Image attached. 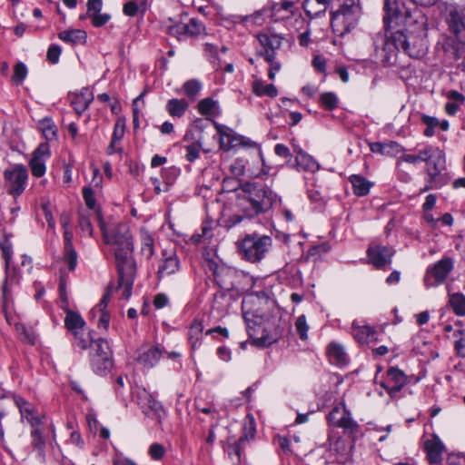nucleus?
Masks as SVG:
<instances>
[{
  "label": "nucleus",
  "mask_w": 465,
  "mask_h": 465,
  "mask_svg": "<svg viewBox=\"0 0 465 465\" xmlns=\"http://www.w3.org/2000/svg\"><path fill=\"white\" fill-rule=\"evenodd\" d=\"M256 434V426L254 418L252 415H247L244 420V423L242 426V435L240 437L241 442H244L245 444L255 437Z\"/></svg>",
  "instance_id": "nucleus-43"
},
{
  "label": "nucleus",
  "mask_w": 465,
  "mask_h": 465,
  "mask_svg": "<svg viewBox=\"0 0 465 465\" xmlns=\"http://www.w3.org/2000/svg\"><path fill=\"white\" fill-rule=\"evenodd\" d=\"M246 444L244 442H241L240 440L235 443L230 445L228 447V454L231 457V460L237 464L241 463L242 460V451Z\"/></svg>",
  "instance_id": "nucleus-50"
},
{
  "label": "nucleus",
  "mask_w": 465,
  "mask_h": 465,
  "mask_svg": "<svg viewBox=\"0 0 465 465\" xmlns=\"http://www.w3.org/2000/svg\"><path fill=\"white\" fill-rule=\"evenodd\" d=\"M338 97L332 92H326L321 94L320 96V104L326 110L331 111L337 108L338 106Z\"/></svg>",
  "instance_id": "nucleus-48"
},
{
  "label": "nucleus",
  "mask_w": 465,
  "mask_h": 465,
  "mask_svg": "<svg viewBox=\"0 0 465 465\" xmlns=\"http://www.w3.org/2000/svg\"><path fill=\"white\" fill-rule=\"evenodd\" d=\"M83 197L84 200V203L89 210H94L96 201L94 198V193L92 188L90 187H84L83 188Z\"/></svg>",
  "instance_id": "nucleus-59"
},
{
  "label": "nucleus",
  "mask_w": 465,
  "mask_h": 465,
  "mask_svg": "<svg viewBox=\"0 0 465 465\" xmlns=\"http://www.w3.org/2000/svg\"><path fill=\"white\" fill-rule=\"evenodd\" d=\"M141 252L146 258L150 259L154 253V244L152 235L146 230H141Z\"/></svg>",
  "instance_id": "nucleus-41"
},
{
  "label": "nucleus",
  "mask_w": 465,
  "mask_h": 465,
  "mask_svg": "<svg viewBox=\"0 0 465 465\" xmlns=\"http://www.w3.org/2000/svg\"><path fill=\"white\" fill-rule=\"evenodd\" d=\"M235 191L238 213L229 220L232 226L265 213L277 200V194L272 189L258 183H242Z\"/></svg>",
  "instance_id": "nucleus-3"
},
{
  "label": "nucleus",
  "mask_w": 465,
  "mask_h": 465,
  "mask_svg": "<svg viewBox=\"0 0 465 465\" xmlns=\"http://www.w3.org/2000/svg\"><path fill=\"white\" fill-rule=\"evenodd\" d=\"M0 249L5 261L6 272H8L12 256V244L7 237L3 236L0 238Z\"/></svg>",
  "instance_id": "nucleus-51"
},
{
  "label": "nucleus",
  "mask_w": 465,
  "mask_h": 465,
  "mask_svg": "<svg viewBox=\"0 0 465 465\" xmlns=\"http://www.w3.org/2000/svg\"><path fill=\"white\" fill-rule=\"evenodd\" d=\"M274 153L276 155L287 159L288 162H290L292 159V153L290 149L282 143H277L275 145Z\"/></svg>",
  "instance_id": "nucleus-64"
},
{
  "label": "nucleus",
  "mask_w": 465,
  "mask_h": 465,
  "mask_svg": "<svg viewBox=\"0 0 465 465\" xmlns=\"http://www.w3.org/2000/svg\"><path fill=\"white\" fill-rule=\"evenodd\" d=\"M51 157L50 145L47 143H40L31 154V173L35 177H42L46 172V161Z\"/></svg>",
  "instance_id": "nucleus-17"
},
{
  "label": "nucleus",
  "mask_w": 465,
  "mask_h": 465,
  "mask_svg": "<svg viewBox=\"0 0 465 465\" xmlns=\"http://www.w3.org/2000/svg\"><path fill=\"white\" fill-rule=\"evenodd\" d=\"M272 244L270 236L258 233L247 234L239 243V252L243 259L251 262L262 261Z\"/></svg>",
  "instance_id": "nucleus-6"
},
{
  "label": "nucleus",
  "mask_w": 465,
  "mask_h": 465,
  "mask_svg": "<svg viewBox=\"0 0 465 465\" xmlns=\"http://www.w3.org/2000/svg\"><path fill=\"white\" fill-rule=\"evenodd\" d=\"M358 21V7L351 0L350 3H345L340 8L331 13V27L343 34L350 32Z\"/></svg>",
  "instance_id": "nucleus-9"
},
{
  "label": "nucleus",
  "mask_w": 465,
  "mask_h": 465,
  "mask_svg": "<svg viewBox=\"0 0 465 465\" xmlns=\"http://www.w3.org/2000/svg\"><path fill=\"white\" fill-rule=\"evenodd\" d=\"M27 66L23 62H17L14 65L13 74L11 76V83L15 86L23 84L27 76Z\"/></svg>",
  "instance_id": "nucleus-44"
},
{
  "label": "nucleus",
  "mask_w": 465,
  "mask_h": 465,
  "mask_svg": "<svg viewBox=\"0 0 465 465\" xmlns=\"http://www.w3.org/2000/svg\"><path fill=\"white\" fill-rule=\"evenodd\" d=\"M407 381L408 378L401 370L397 367H391L386 371V376L380 385L386 390L391 398H394L405 386Z\"/></svg>",
  "instance_id": "nucleus-15"
},
{
  "label": "nucleus",
  "mask_w": 465,
  "mask_h": 465,
  "mask_svg": "<svg viewBox=\"0 0 465 465\" xmlns=\"http://www.w3.org/2000/svg\"><path fill=\"white\" fill-rule=\"evenodd\" d=\"M203 325L202 321L194 319L188 331V341L193 351L196 350L202 341Z\"/></svg>",
  "instance_id": "nucleus-27"
},
{
  "label": "nucleus",
  "mask_w": 465,
  "mask_h": 465,
  "mask_svg": "<svg viewBox=\"0 0 465 465\" xmlns=\"http://www.w3.org/2000/svg\"><path fill=\"white\" fill-rule=\"evenodd\" d=\"M383 10L385 12L383 16L384 29L387 32L391 21L393 19H399L401 16V13L398 8L396 0H384Z\"/></svg>",
  "instance_id": "nucleus-28"
},
{
  "label": "nucleus",
  "mask_w": 465,
  "mask_h": 465,
  "mask_svg": "<svg viewBox=\"0 0 465 465\" xmlns=\"http://www.w3.org/2000/svg\"><path fill=\"white\" fill-rule=\"evenodd\" d=\"M236 141L237 138L233 134L231 135H224V137L220 138L221 148L224 151H230L235 145L234 143Z\"/></svg>",
  "instance_id": "nucleus-62"
},
{
  "label": "nucleus",
  "mask_w": 465,
  "mask_h": 465,
  "mask_svg": "<svg viewBox=\"0 0 465 465\" xmlns=\"http://www.w3.org/2000/svg\"><path fill=\"white\" fill-rule=\"evenodd\" d=\"M5 178L7 183V191L13 196L20 195L25 189L27 180L26 169L16 165L5 171Z\"/></svg>",
  "instance_id": "nucleus-14"
},
{
  "label": "nucleus",
  "mask_w": 465,
  "mask_h": 465,
  "mask_svg": "<svg viewBox=\"0 0 465 465\" xmlns=\"http://www.w3.org/2000/svg\"><path fill=\"white\" fill-rule=\"evenodd\" d=\"M198 111L204 116H215L219 114V104L211 97L201 100L198 104Z\"/></svg>",
  "instance_id": "nucleus-40"
},
{
  "label": "nucleus",
  "mask_w": 465,
  "mask_h": 465,
  "mask_svg": "<svg viewBox=\"0 0 465 465\" xmlns=\"http://www.w3.org/2000/svg\"><path fill=\"white\" fill-rule=\"evenodd\" d=\"M164 353L165 350L160 344L143 345L138 351L136 361L143 368L152 369Z\"/></svg>",
  "instance_id": "nucleus-19"
},
{
  "label": "nucleus",
  "mask_w": 465,
  "mask_h": 465,
  "mask_svg": "<svg viewBox=\"0 0 465 465\" xmlns=\"http://www.w3.org/2000/svg\"><path fill=\"white\" fill-rule=\"evenodd\" d=\"M430 145H426L424 148L419 150L417 154H403L401 156L397 162V165H399L401 162H406L409 163L415 164L418 162H425L428 159V153L430 150Z\"/></svg>",
  "instance_id": "nucleus-45"
},
{
  "label": "nucleus",
  "mask_w": 465,
  "mask_h": 465,
  "mask_svg": "<svg viewBox=\"0 0 465 465\" xmlns=\"http://www.w3.org/2000/svg\"><path fill=\"white\" fill-rule=\"evenodd\" d=\"M91 347L90 361L94 372L104 374L110 371L113 366L112 351L106 340L98 339L89 343Z\"/></svg>",
  "instance_id": "nucleus-8"
},
{
  "label": "nucleus",
  "mask_w": 465,
  "mask_h": 465,
  "mask_svg": "<svg viewBox=\"0 0 465 465\" xmlns=\"http://www.w3.org/2000/svg\"><path fill=\"white\" fill-rule=\"evenodd\" d=\"M147 3L143 0H131L124 5L123 12L127 16H134L139 12L143 14L146 11Z\"/></svg>",
  "instance_id": "nucleus-42"
},
{
  "label": "nucleus",
  "mask_w": 465,
  "mask_h": 465,
  "mask_svg": "<svg viewBox=\"0 0 465 465\" xmlns=\"http://www.w3.org/2000/svg\"><path fill=\"white\" fill-rule=\"evenodd\" d=\"M93 101V94L89 93L87 90L77 94L73 98L71 104L74 107V111L81 114H83L89 106L91 102Z\"/></svg>",
  "instance_id": "nucleus-33"
},
{
  "label": "nucleus",
  "mask_w": 465,
  "mask_h": 465,
  "mask_svg": "<svg viewBox=\"0 0 465 465\" xmlns=\"http://www.w3.org/2000/svg\"><path fill=\"white\" fill-rule=\"evenodd\" d=\"M78 223L79 227L84 232L87 233L90 236L93 234V227L90 222L89 214L84 212H80Z\"/></svg>",
  "instance_id": "nucleus-57"
},
{
  "label": "nucleus",
  "mask_w": 465,
  "mask_h": 465,
  "mask_svg": "<svg viewBox=\"0 0 465 465\" xmlns=\"http://www.w3.org/2000/svg\"><path fill=\"white\" fill-rule=\"evenodd\" d=\"M180 270V261L176 254L171 253L170 255L163 254V259L161 261L157 275L159 279L170 276Z\"/></svg>",
  "instance_id": "nucleus-24"
},
{
  "label": "nucleus",
  "mask_w": 465,
  "mask_h": 465,
  "mask_svg": "<svg viewBox=\"0 0 465 465\" xmlns=\"http://www.w3.org/2000/svg\"><path fill=\"white\" fill-rule=\"evenodd\" d=\"M257 39L262 46V50L257 51V54L264 57L265 61H272V58L276 55V51L282 45V37L277 35L262 33L257 35Z\"/></svg>",
  "instance_id": "nucleus-20"
},
{
  "label": "nucleus",
  "mask_w": 465,
  "mask_h": 465,
  "mask_svg": "<svg viewBox=\"0 0 465 465\" xmlns=\"http://www.w3.org/2000/svg\"><path fill=\"white\" fill-rule=\"evenodd\" d=\"M185 94L190 98H194L201 91L202 84L197 80H189L183 84Z\"/></svg>",
  "instance_id": "nucleus-54"
},
{
  "label": "nucleus",
  "mask_w": 465,
  "mask_h": 465,
  "mask_svg": "<svg viewBox=\"0 0 465 465\" xmlns=\"http://www.w3.org/2000/svg\"><path fill=\"white\" fill-rule=\"evenodd\" d=\"M403 23L401 31L427 35L428 19L417 6L405 10Z\"/></svg>",
  "instance_id": "nucleus-13"
},
{
  "label": "nucleus",
  "mask_w": 465,
  "mask_h": 465,
  "mask_svg": "<svg viewBox=\"0 0 465 465\" xmlns=\"http://www.w3.org/2000/svg\"><path fill=\"white\" fill-rule=\"evenodd\" d=\"M328 422L338 428L343 429L345 432L353 433L358 430L357 422L352 419L351 414L344 405H336L328 414Z\"/></svg>",
  "instance_id": "nucleus-12"
},
{
  "label": "nucleus",
  "mask_w": 465,
  "mask_h": 465,
  "mask_svg": "<svg viewBox=\"0 0 465 465\" xmlns=\"http://www.w3.org/2000/svg\"><path fill=\"white\" fill-rule=\"evenodd\" d=\"M58 37L72 45H84L86 42V33L80 29L64 30L58 34Z\"/></svg>",
  "instance_id": "nucleus-30"
},
{
  "label": "nucleus",
  "mask_w": 465,
  "mask_h": 465,
  "mask_svg": "<svg viewBox=\"0 0 465 465\" xmlns=\"http://www.w3.org/2000/svg\"><path fill=\"white\" fill-rule=\"evenodd\" d=\"M64 325L70 331L76 341V345L85 350L91 341V337L89 333H84V327L85 325V322L82 318V316L71 310H67L66 315L64 318Z\"/></svg>",
  "instance_id": "nucleus-10"
},
{
  "label": "nucleus",
  "mask_w": 465,
  "mask_h": 465,
  "mask_svg": "<svg viewBox=\"0 0 465 465\" xmlns=\"http://www.w3.org/2000/svg\"><path fill=\"white\" fill-rule=\"evenodd\" d=\"M353 337L361 343L368 342L376 333L374 328L368 325H358L355 322L351 325Z\"/></svg>",
  "instance_id": "nucleus-35"
},
{
  "label": "nucleus",
  "mask_w": 465,
  "mask_h": 465,
  "mask_svg": "<svg viewBox=\"0 0 465 465\" xmlns=\"http://www.w3.org/2000/svg\"><path fill=\"white\" fill-rule=\"evenodd\" d=\"M453 269V261L450 257L442 258L432 267L429 268L424 277L427 287H433L442 283Z\"/></svg>",
  "instance_id": "nucleus-11"
},
{
  "label": "nucleus",
  "mask_w": 465,
  "mask_h": 465,
  "mask_svg": "<svg viewBox=\"0 0 465 465\" xmlns=\"http://www.w3.org/2000/svg\"><path fill=\"white\" fill-rule=\"evenodd\" d=\"M370 262L381 268L391 262L392 252L386 246L377 245L370 247L367 251Z\"/></svg>",
  "instance_id": "nucleus-23"
},
{
  "label": "nucleus",
  "mask_w": 465,
  "mask_h": 465,
  "mask_svg": "<svg viewBox=\"0 0 465 465\" xmlns=\"http://www.w3.org/2000/svg\"><path fill=\"white\" fill-rule=\"evenodd\" d=\"M331 0H304L303 8L305 12L312 16L323 14Z\"/></svg>",
  "instance_id": "nucleus-37"
},
{
  "label": "nucleus",
  "mask_w": 465,
  "mask_h": 465,
  "mask_svg": "<svg viewBox=\"0 0 465 465\" xmlns=\"http://www.w3.org/2000/svg\"><path fill=\"white\" fill-rule=\"evenodd\" d=\"M328 356L330 361L336 365H345L348 361L343 347L334 342L328 347Z\"/></svg>",
  "instance_id": "nucleus-34"
},
{
  "label": "nucleus",
  "mask_w": 465,
  "mask_h": 465,
  "mask_svg": "<svg viewBox=\"0 0 465 465\" xmlns=\"http://www.w3.org/2000/svg\"><path fill=\"white\" fill-rule=\"evenodd\" d=\"M253 91L256 95L262 96L267 95L269 97L277 96V89L273 84H263L262 83H257L253 86Z\"/></svg>",
  "instance_id": "nucleus-49"
},
{
  "label": "nucleus",
  "mask_w": 465,
  "mask_h": 465,
  "mask_svg": "<svg viewBox=\"0 0 465 465\" xmlns=\"http://www.w3.org/2000/svg\"><path fill=\"white\" fill-rule=\"evenodd\" d=\"M51 433V424L45 415L31 410V444L37 453L39 462L45 460L46 440Z\"/></svg>",
  "instance_id": "nucleus-7"
},
{
  "label": "nucleus",
  "mask_w": 465,
  "mask_h": 465,
  "mask_svg": "<svg viewBox=\"0 0 465 465\" xmlns=\"http://www.w3.org/2000/svg\"><path fill=\"white\" fill-rule=\"evenodd\" d=\"M85 17H90L92 20V24L95 27H101L105 25L111 18L108 14H101L100 12L92 13L88 15H81L80 19H84Z\"/></svg>",
  "instance_id": "nucleus-53"
},
{
  "label": "nucleus",
  "mask_w": 465,
  "mask_h": 465,
  "mask_svg": "<svg viewBox=\"0 0 465 465\" xmlns=\"http://www.w3.org/2000/svg\"><path fill=\"white\" fill-rule=\"evenodd\" d=\"M106 243L113 246L118 270V289H122V298L127 300L132 295L136 272L134 259V242L126 223L117 224L111 233H104Z\"/></svg>",
  "instance_id": "nucleus-2"
},
{
  "label": "nucleus",
  "mask_w": 465,
  "mask_h": 465,
  "mask_svg": "<svg viewBox=\"0 0 465 465\" xmlns=\"http://www.w3.org/2000/svg\"><path fill=\"white\" fill-rule=\"evenodd\" d=\"M41 210L46 219V222L48 223V225L51 227V228H54V217L52 215V213H51V210H50V203L49 202H44L41 203Z\"/></svg>",
  "instance_id": "nucleus-63"
},
{
  "label": "nucleus",
  "mask_w": 465,
  "mask_h": 465,
  "mask_svg": "<svg viewBox=\"0 0 465 465\" xmlns=\"http://www.w3.org/2000/svg\"><path fill=\"white\" fill-rule=\"evenodd\" d=\"M17 407L23 420H29V408L27 401L20 396L3 397L0 399V436L4 437L2 419L7 414L12 407Z\"/></svg>",
  "instance_id": "nucleus-18"
},
{
  "label": "nucleus",
  "mask_w": 465,
  "mask_h": 465,
  "mask_svg": "<svg viewBox=\"0 0 465 465\" xmlns=\"http://www.w3.org/2000/svg\"><path fill=\"white\" fill-rule=\"evenodd\" d=\"M61 54V48L56 45H53L48 48L47 59L52 64H56L59 61Z\"/></svg>",
  "instance_id": "nucleus-61"
},
{
  "label": "nucleus",
  "mask_w": 465,
  "mask_h": 465,
  "mask_svg": "<svg viewBox=\"0 0 465 465\" xmlns=\"http://www.w3.org/2000/svg\"><path fill=\"white\" fill-rule=\"evenodd\" d=\"M188 103L183 99L173 98L166 104V111L173 117H182L188 109Z\"/></svg>",
  "instance_id": "nucleus-36"
},
{
  "label": "nucleus",
  "mask_w": 465,
  "mask_h": 465,
  "mask_svg": "<svg viewBox=\"0 0 465 465\" xmlns=\"http://www.w3.org/2000/svg\"><path fill=\"white\" fill-rule=\"evenodd\" d=\"M202 145L199 143H193L185 147L186 154L185 158L187 161L193 163L200 156Z\"/></svg>",
  "instance_id": "nucleus-56"
},
{
  "label": "nucleus",
  "mask_w": 465,
  "mask_h": 465,
  "mask_svg": "<svg viewBox=\"0 0 465 465\" xmlns=\"http://www.w3.org/2000/svg\"><path fill=\"white\" fill-rule=\"evenodd\" d=\"M428 159L425 161L426 184L421 192L442 188L450 181L446 172V155L440 147L430 145Z\"/></svg>",
  "instance_id": "nucleus-5"
},
{
  "label": "nucleus",
  "mask_w": 465,
  "mask_h": 465,
  "mask_svg": "<svg viewBox=\"0 0 465 465\" xmlns=\"http://www.w3.org/2000/svg\"><path fill=\"white\" fill-rule=\"evenodd\" d=\"M295 328L300 338L303 341L307 340L309 326L307 324L306 317L304 315H301L297 318L295 322Z\"/></svg>",
  "instance_id": "nucleus-55"
},
{
  "label": "nucleus",
  "mask_w": 465,
  "mask_h": 465,
  "mask_svg": "<svg viewBox=\"0 0 465 465\" xmlns=\"http://www.w3.org/2000/svg\"><path fill=\"white\" fill-rule=\"evenodd\" d=\"M203 31V25L195 18H191L187 24L179 23L169 27L170 34L176 36L179 40L185 37L198 36Z\"/></svg>",
  "instance_id": "nucleus-21"
},
{
  "label": "nucleus",
  "mask_w": 465,
  "mask_h": 465,
  "mask_svg": "<svg viewBox=\"0 0 465 465\" xmlns=\"http://www.w3.org/2000/svg\"><path fill=\"white\" fill-rule=\"evenodd\" d=\"M446 23L454 38L445 41L444 51L450 58L460 60L465 56V3L450 5Z\"/></svg>",
  "instance_id": "nucleus-4"
},
{
  "label": "nucleus",
  "mask_w": 465,
  "mask_h": 465,
  "mask_svg": "<svg viewBox=\"0 0 465 465\" xmlns=\"http://www.w3.org/2000/svg\"><path fill=\"white\" fill-rule=\"evenodd\" d=\"M143 412L148 417H155L160 419L163 412V408L161 402L156 401L151 395H148L142 405Z\"/></svg>",
  "instance_id": "nucleus-32"
},
{
  "label": "nucleus",
  "mask_w": 465,
  "mask_h": 465,
  "mask_svg": "<svg viewBox=\"0 0 465 465\" xmlns=\"http://www.w3.org/2000/svg\"><path fill=\"white\" fill-rule=\"evenodd\" d=\"M125 132V120L124 118H118L114 124L112 139L120 142Z\"/></svg>",
  "instance_id": "nucleus-58"
},
{
  "label": "nucleus",
  "mask_w": 465,
  "mask_h": 465,
  "mask_svg": "<svg viewBox=\"0 0 465 465\" xmlns=\"http://www.w3.org/2000/svg\"><path fill=\"white\" fill-rule=\"evenodd\" d=\"M371 150L373 153L388 155L403 152L404 148L396 142H390L389 143H373L371 144Z\"/></svg>",
  "instance_id": "nucleus-38"
},
{
  "label": "nucleus",
  "mask_w": 465,
  "mask_h": 465,
  "mask_svg": "<svg viewBox=\"0 0 465 465\" xmlns=\"http://www.w3.org/2000/svg\"><path fill=\"white\" fill-rule=\"evenodd\" d=\"M449 303L458 316L465 315V295L460 292L450 296Z\"/></svg>",
  "instance_id": "nucleus-46"
},
{
  "label": "nucleus",
  "mask_w": 465,
  "mask_h": 465,
  "mask_svg": "<svg viewBox=\"0 0 465 465\" xmlns=\"http://www.w3.org/2000/svg\"><path fill=\"white\" fill-rule=\"evenodd\" d=\"M180 174V169L175 166H170L162 170V177L164 182L163 191H168Z\"/></svg>",
  "instance_id": "nucleus-47"
},
{
  "label": "nucleus",
  "mask_w": 465,
  "mask_h": 465,
  "mask_svg": "<svg viewBox=\"0 0 465 465\" xmlns=\"http://www.w3.org/2000/svg\"><path fill=\"white\" fill-rule=\"evenodd\" d=\"M424 450L430 464L441 465L442 453L445 450V446L438 436H434L432 439L427 440L424 442Z\"/></svg>",
  "instance_id": "nucleus-22"
},
{
  "label": "nucleus",
  "mask_w": 465,
  "mask_h": 465,
  "mask_svg": "<svg viewBox=\"0 0 465 465\" xmlns=\"http://www.w3.org/2000/svg\"><path fill=\"white\" fill-rule=\"evenodd\" d=\"M427 35L404 31H395L390 36L377 33L373 36L375 56L383 65L391 66L397 62L398 52L402 50L411 58L423 57L428 50Z\"/></svg>",
  "instance_id": "nucleus-1"
},
{
  "label": "nucleus",
  "mask_w": 465,
  "mask_h": 465,
  "mask_svg": "<svg viewBox=\"0 0 465 465\" xmlns=\"http://www.w3.org/2000/svg\"><path fill=\"white\" fill-rule=\"evenodd\" d=\"M259 320L260 322H258L256 321L246 319L249 337L259 346H271L276 342L278 337L274 334L269 333L267 328L262 324V319L260 318Z\"/></svg>",
  "instance_id": "nucleus-16"
},
{
  "label": "nucleus",
  "mask_w": 465,
  "mask_h": 465,
  "mask_svg": "<svg viewBox=\"0 0 465 465\" xmlns=\"http://www.w3.org/2000/svg\"><path fill=\"white\" fill-rule=\"evenodd\" d=\"M165 454V448L160 443H153L149 447V455L154 460H161Z\"/></svg>",
  "instance_id": "nucleus-60"
},
{
  "label": "nucleus",
  "mask_w": 465,
  "mask_h": 465,
  "mask_svg": "<svg viewBox=\"0 0 465 465\" xmlns=\"http://www.w3.org/2000/svg\"><path fill=\"white\" fill-rule=\"evenodd\" d=\"M38 129L47 141L56 137L57 129L51 117H45L38 120Z\"/></svg>",
  "instance_id": "nucleus-39"
},
{
  "label": "nucleus",
  "mask_w": 465,
  "mask_h": 465,
  "mask_svg": "<svg viewBox=\"0 0 465 465\" xmlns=\"http://www.w3.org/2000/svg\"><path fill=\"white\" fill-rule=\"evenodd\" d=\"M349 181L352 185L354 194L360 197L367 195L372 186V183L358 174L351 175Z\"/></svg>",
  "instance_id": "nucleus-29"
},
{
  "label": "nucleus",
  "mask_w": 465,
  "mask_h": 465,
  "mask_svg": "<svg viewBox=\"0 0 465 465\" xmlns=\"http://www.w3.org/2000/svg\"><path fill=\"white\" fill-rule=\"evenodd\" d=\"M293 2L282 1L278 4H274L272 7V18L278 22L280 20L290 17L293 14Z\"/></svg>",
  "instance_id": "nucleus-31"
},
{
  "label": "nucleus",
  "mask_w": 465,
  "mask_h": 465,
  "mask_svg": "<svg viewBox=\"0 0 465 465\" xmlns=\"http://www.w3.org/2000/svg\"><path fill=\"white\" fill-rule=\"evenodd\" d=\"M455 350L457 354L465 358V330L459 329L454 332Z\"/></svg>",
  "instance_id": "nucleus-52"
},
{
  "label": "nucleus",
  "mask_w": 465,
  "mask_h": 465,
  "mask_svg": "<svg viewBox=\"0 0 465 465\" xmlns=\"http://www.w3.org/2000/svg\"><path fill=\"white\" fill-rule=\"evenodd\" d=\"M64 260L68 263L70 271L74 270L77 264V253L73 247V232L69 228L64 231Z\"/></svg>",
  "instance_id": "nucleus-25"
},
{
  "label": "nucleus",
  "mask_w": 465,
  "mask_h": 465,
  "mask_svg": "<svg viewBox=\"0 0 465 465\" xmlns=\"http://www.w3.org/2000/svg\"><path fill=\"white\" fill-rule=\"evenodd\" d=\"M295 163L299 170H302L304 172L315 173L320 169L318 162L302 150H299L297 152Z\"/></svg>",
  "instance_id": "nucleus-26"
}]
</instances>
